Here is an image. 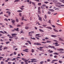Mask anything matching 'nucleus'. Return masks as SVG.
I'll list each match as a JSON object with an SVG mask.
<instances>
[{
  "label": "nucleus",
  "mask_w": 64,
  "mask_h": 64,
  "mask_svg": "<svg viewBox=\"0 0 64 64\" xmlns=\"http://www.w3.org/2000/svg\"><path fill=\"white\" fill-rule=\"evenodd\" d=\"M15 31H18V32L19 31V28H16H16H14V30H12V32H14V31H15Z\"/></svg>",
  "instance_id": "f257e3e1"
},
{
  "label": "nucleus",
  "mask_w": 64,
  "mask_h": 64,
  "mask_svg": "<svg viewBox=\"0 0 64 64\" xmlns=\"http://www.w3.org/2000/svg\"><path fill=\"white\" fill-rule=\"evenodd\" d=\"M48 47L49 48H53V49H56L55 47L53 46L49 45V46H48Z\"/></svg>",
  "instance_id": "f03ea898"
},
{
  "label": "nucleus",
  "mask_w": 64,
  "mask_h": 64,
  "mask_svg": "<svg viewBox=\"0 0 64 64\" xmlns=\"http://www.w3.org/2000/svg\"><path fill=\"white\" fill-rule=\"evenodd\" d=\"M58 61V60H52V62H51V63H54V62H56Z\"/></svg>",
  "instance_id": "7ed1b4c3"
},
{
  "label": "nucleus",
  "mask_w": 64,
  "mask_h": 64,
  "mask_svg": "<svg viewBox=\"0 0 64 64\" xmlns=\"http://www.w3.org/2000/svg\"><path fill=\"white\" fill-rule=\"evenodd\" d=\"M28 49L26 48L24 50H23V51L24 52H29V51H28Z\"/></svg>",
  "instance_id": "20e7f679"
},
{
  "label": "nucleus",
  "mask_w": 64,
  "mask_h": 64,
  "mask_svg": "<svg viewBox=\"0 0 64 64\" xmlns=\"http://www.w3.org/2000/svg\"><path fill=\"white\" fill-rule=\"evenodd\" d=\"M35 45H41V44L40 43L38 42H37L36 43H34V44Z\"/></svg>",
  "instance_id": "39448f33"
},
{
  "label": "nucleus",
  "mask_w": 64,
  "mask_h": 64,
  "mask_svg": "<svg viewBox=\"0 0 64 64\" xmlns=\"http://www.w3.org/2000/svg\"><path fill=\"white\" fill-rule=\"evenodd\" d=\"M11 20L12 21V23H15V20H13L12 19H11Z\"/></svg>",
  "instance_id": "423d86ee"
},
{
  "label": "nucleus",
  "mask_w": 64,
  "mask_h": 64,
  "mask_svg": "<svg viewBox=\"0 0 64 64\" xmlns=\"http://www.w3.org/2000/svg\"><path fill=\"white\" fill-rule=\"evenodd\" d=\"M6 13H8L9 16H10V15L11 14V12H10L7 11L6 12Z\"/></svg>",
  "instance_id": "0eeeda50"
},
{
  "label": "nucleus",
  "mask_w": 64,
  "mask_h": 64,
  "mask_svg": "<svg viewBox=\"0 0 64 64\" xmlns=\"http://www.w3.org/2000/svg\"><path fill=\"white\" fill-rule=\"evenodd\" d=\"M30 60H32L31 61V62L32 63H33V62L35 60H36V59H31Z\"/></svg>",
  "instance_id": "6e6552de"
},
{
  "label": "nucleus",
  "mask_w": 64,
  "mask_h": 64,
  "mask_svg": "<svg viewBox=\"0 0 64 64\" xmlns=\"http://www.w3.org/2000/svg\"><path fill=\"white\" fill-rule=\"evenodd\" d=\"M48 10L49 11H51V12H54V10L52 9H48Z\"/></svg>",
  "instance_id": "1a4fd4ad"
},
{
  "label": "nucleus",
  "mask_w": 64,
  "mask_h": 64,
  "mask_svg": "<svg viewBox=\"0 0 64 64\" xmlns=\"http://www.w3.org/2000/svg\"><path fill=\"white\" fill-rule=\"evenodd\" d=\"M58 38L59 39V40H60V41H63V40L61 39V38L59 37H58Z\"/></svg>",
  "instance_id": "9d476101"
},
{
  "label": "nucleus",
  "mask_w": 64,
  "mask_h": 64,
  "mask_svg": "<svg viewBox=\"0 0 64 64\" xmlns=\"http://www.w3.org/2000/svg\"><path fill=\"white\" fill-rule=\"evenodd\" d=\"M45 28H48V29H52V28L50 27H45Z\"/></svg>",
  "instance_id": "9b49d317"
},
{
  "label": "nucleus",
  "mask_w": 64,
  "mask_h": 64,
  "mask_svg": "<svg viewBox=\"0 0 64 64\" xmlns=\"http://www.w3.org/2000/svg\"><path fill=\"white\" fill-rule=\"evenodd\" d=\"M58 51H63L64 50L63 49H57Z\"/></svg>",
  "instance_id": "f8f14e48"
},
{
  "label": "nucleus",
  "mask_w": 64,
  "mask_h": 64,
  "mask_svg": "<svg viewBox=\"0 0 64 64\" xmlns=\"http://www.w3.org/2000/svg\"><path fill=\"white\" fill-rule=\"evenodd\" d=\"M54 55H59L58 53L56 52L54 53Z\"/></svg>",
  "instance_id": "ddd939ff"
},
{
  "label": "nucleus",
  "mask_w": 64,
  "mask_h": 64,
  "mask_svg": "<svg viewBox=\"0 0 64 64\" xmlns=\"http://www.w3.org/2000/svg\"><path fill=\"white\" fill-rule=\"evenodd\" d=\"M12 37H14L13 36L14 35H17V34H12Z\"/></svg>",
  "instance_id": "4468645a"
},
{
  "label": "nucleus",
  "mask_w": 64,
  "mask_h": 64,
  "mask_svg": "<svg viewBox=\"0 0 64 64\" xmlns=\"http://www.w3.org/2000/svg\"><path fill=\"white\" fill-rule=\"evenodd\" d=\"M51 36L52 37H57V36L52 35Z\"/></svg>",
  "instance_id": "2eb2a0df"
},
{
  "label": "nucleus",
  "mask_w": 64,
  "mask_h": 64,
  "mask_svg": "<svg viewBox=\"0 0 64 64\" xmlns=\"http://www.w3.org/2000/svg\"><path fill=\"white\" fill-rule=\"evenodd\" d=\"M39 20H40V21H42V18L40 17L38 18Z\"/></svg>",
  "instance_id": "dca6fc26"
},
{
  "label": "nucleus",
  "mask_w": 64,
  "mask_h": 64,
  "mask_svg": "<svg viewBox=\"0 0 64 64\" xmlns=\"http://www.w3.org/2000/svg\"><path fill=\"white\" fill-rule=\"evenodd\" d=\"M26 42H28V43H29L30 44V45L31 44V42L30 41H29V40H27L26 41Z\"/></svg>",
  "instance_id": "f3484780"
},
{
  "label": "nucleus",
  "mask_w": 64,
  "mask_h": 64,
  "mask_svg": "<svg viewBox=\"0 0 64 64\" xmlns=\"http://www.w3.org/2000/svg\"><path fill=\"white\" fill-rule=\"evenodd\" d=\"M39 31H40V32H44V31L43 30H41V29H39Z\"/></svg>",
  "instance_id": "a211bd4d"
},
{
  "label": "nucleus",
  "mask_w": 64,
  "mask_h": 64,
  "mask_svg": "<svg viewBox=\"0 0 64 64\" xmlns=\"http://www.w3.org/2000/svg\"><path fill=\"white\" fill-rule=\"evenodd\" d=\"M54 30L55 32H58V30H56L55 29V28L54 29Z\"/></svg>",
  "instance_id": "6ab92c4d"
},
{
  "label": "nucleus",
  "mask_w": 64,
  "mask_h": 64,
  "mask_svg": "<svg viewBox=\"0 0 64 64\" xmlns=\"http://www.w3.org/2000/svg\"><path fill=\"white\" fill-rule=\"evenodd\" d=\"M29 60V59L28 60H27L26 59L25 60H24V62H25V63H27V62L28 61V60Z\"/></svg>",
  "instance_id": "aec40b11"
},
{
  "label": "nucleus",
  "mask_w": 64,
  "mask_h": 64,
  "mask_svg": "<svg viewBox=\"0 0 64 64\" xmlns=\"http://www.w3.org/2000/svg\"><path fill=\"white\" fill-rule=\"evenodd\" d=\"M51 12L49 11H48V14H51Z\"/></svg>",
  "instance_id": "412c9836"
},
{
  "label": "nucleus",
  "mask_w": 64,
  "mask_h": 64,
  "mask_svg": "<svg viewBox=\"0 0 64 64\" xmlns=\"http://www.w3.org/2000/svg\"><path fill=\"white\" fill-rule=\"evenodd\" d=\"M17 12H22V11L21 10H18L17 11Z\"/></svg>",
  "instance_id": "4be33fe9"
},
{
  "label": "nucleus",
  "mask_w": 64,
  "mask_h": 64,
  "mask_svg": "<svg viewBox=\"0 0 64 64\" xmlns=\"http://www.w3.org/2000/svg\"><path fill=\"white\" fill-rule=\"evenodd\" d=\"M32 3L33 4V5H34V6H35V4L34 2H32Z\"/></svg>",
  "instance_id": "5701e85b"
},
{
  "label": "nucleus",
  "mask_w": 64,
  "mask_h": 64,
  "mask_svg": "<svg viewBox=\"0 0 64 64\" xmlns=\"http://www.w3.org/2000/svg\"><path fill=\"white\" fill-rule=\"evenodd\" d=\"M31 39H33V40H36V38H32V37L30 38Z\"/></svg>",
  "instance_id": "b1692460"
},
{
  "label": "nucleus",
  "mask_w": 64,
  "mask_h": 64,
  "mask_svg": "<svg viewBox=\"0 0 64 64\" xmlns=\"http://www.w3.org/2000/svg\"><path fill=\"white\" fill-rule=\"evenodd\" d=\"M43 63H44V62L43 61H42L40 62V64H43Z\"/></svg>",
  "instance_id": "393cba45"
},
{
  "label": "nucleus",
  "mask_w": 64,
  "mask_h": 64,
  "mask_svg": "<svg viewBox=\"0 0 64 64\" xmlns=\"http://www.w3.org/2000/svg\"><path fill=\"white\" fill-rule=\"evenodd\" d=\"M42 4L41 3H39L38 4V6H40V5H41Z\"/></svg>",
  "instance_id": "a878e982"
},
{
  "label": "nucleus",
  "mask_w": 64,
  "mask_h": 64,
  "mask_svg": "<svg viewBox=\"0 0 64 64\" xmlns=\"http://www.w3.org/2000/svg\"><path fill=\"white\" fill-rule=\"evenodd\" d=\"M52 2H54V3H56L57 2V1L55 0H54Z\"/></svg>",
  "instance_id": "bb28decb"
},
{
  "label": "nucleus",
  "mask_w": 64,
  "mask_h": 64,
  "mask_svg": "<svg viewBox=\"0 0 64 64\" xmlns=\"http://www.w3.org/2000/svg\"><path fill=\"white\" fill-rule=\"evenodd\" d=\"M32 53H33V52H34V49H32Z\"/></svg>",
  "instance_id": "cd10ccee"
},
{
  "label": "nucleus",
  "mask_w": 64,
  "mask_h": 64,
  "mask_svg": "<svg viewBox=\"0 0 64 64\" xmlns=\"http://www.w3.org/2000/svg\"><path fill=\"white\" fill-rule=\"evenodd\" d=\"M0 33H3V34H5V33L2 31H0Z\"/></svg>",
  "instance_id": "c85d7f7f"
},
{
  "label": "nucleus",
  "mask_w": 64,
  "mask_h": 64,
  "mask_svg": "<svg viewBox=\"0 0 64 64\" xmlns=\"http://www.w3.org/2000/svg\"><path fill=\"white\" fill-rule=\"evenodd\" d=\"M8 49V48H7V47H6L4 48V50H5V49Z\"/></svg>",
  "instance_id": "c756f323"
},
{
  "label": "nucleus",
  "mask_w": 64,
  "mask_h": 64,
  "mask_svg": "<svg viewBox=\"0 0 64 64\" xmlns=\"http://www.w3.org/2000/svg\"><path fill=\"white\" fill-rule=\"evenodd\" d=\"M16 59V58H14L12 59V61H14V60H15Z\"/></svg>",
  "instance_id": "7c9ffc66"
},
{
  "label": "nucleus",
  "mask_w": 64,
  "mask_h": 64,
  "mask_svg": "<svg viewBox=\"0 0 64 64\" xmlns=\"http://www.w3.org/2000/svg\"><path fill=\"white\" fill-rule=\"evenodd\" d=\"M47 41V43H51V42L50 41L47 40V41Z\"/></svg>",
  "instance_id": "2f4dec72"
},
{
  "label": "nucleus",
  "mask_w": 64,
  "mask_h": 64,
  "mask_svg": "<svg viewBox=\"0 0 64 64\" xmlns=\"http://www.w3.org/2000/svg\"><path fill=\"white\" fill-rule=\"evenodd\" d=\"M3 57H0V61L2 60V59H3Z\"/></svg>",
  "instance_id": "473e14b6"
},
{
  "label": "nucleus",
  "mask_w": 64,
  "mask_h": 64,
  "mask_svg": "<svg viewBox=\"0 0 64 64\" xmlns=\"http://www.w3.org/2000/svg\"><path fill=\"white\" fill-rule=\"evenodd\" d=\"M38 14H40V13H41V12H40V11L38 10Z\"/></svg>",
  "instance_id": "72a5a7b5"
},
{
  "label": "nucleus",
  "mask_w": 64,
  "mask_h": 64,
  "mask_svg": "<svg viewBox=\"0 0 64 64\" xmlns=\"http://www.w3.org/2000/svg\"><path fill=\"white\" fill-rule=\"evenodd\" d=\"M40 35V34H36V36H39Z\"/></svg>",
  "instance_id": "f704fd0d"
},
{
  "label": "nucleus",
  "mask_w": 64,
  "mask_h": 64,
  "mask_svg": "<svg viewBox=\"0 0 64 64\" xmlns=\"http://www.w3.org/2000/svg\"><path fill=\"white\" fill-rule=\"evenodd\" d=\"M20 0H16L14 1V2H18V1H20Z\"/></svg>",
  "instance_id": "c9c22d12"
},
{
  "label": "nucleus",
  "mask_w": 64,
  "mask_h": 64,
  "mask_svg": "<svg viewBox=\"0 0 64 64\" xmlns=\"http://www.w3.org/2000/svg\"><path fill=\"white\" fill-rule=\"evenodd\" d=\"M59 52L60 53H64V52H62V51H60Z\"/></svg>",
  "instance_id": "e433bc0d"
},
{
  "label": "nucleus",
  "mask_w": 64,
  "mask_h": 64,
  "mask_svg": "<svg viewBox=\"0 0 64 64\" xmlns=\"http://www.w3.org/2000/svg\"><path fill=\"white\" fill-rule=\"evenodd\" d=\"M44 18L46 19L47 18V16H46V15H44Z\"/></svg>",
  "instance_id": "4c0bfd02"
},
{
  "label": "nucleus",
  "mask_w": 64,
  "mask_h": 64,
  "mask_svg": "<svg viewBox=\"0 0 64 64\" xmlns=\"http://www.w3.org/2000/svg\"><path fill=\"white\" fill-rule=\"evenodd\" d=\"M21 25H18L17 26V27H21Z\"/></svg>",
  "instance_id": "58836bf2"
},
{
  "label": "nucleus",
  "mask_w": 64,
  "mask_h": 64,
  "mask_svg": "<svg viewBox=\"0 0 64 64\" xmlns=\"http://www.w3.org/2000/svg\"><path fill=\"white\" fill-rule=\"evenodd\" d=\"M25 28L26 29H28V28H29V27L28 26H26Z\"/></svg>",
  "instance_id": "ea45409f"
},
{
  "label": "nucleus",
  "mask_w": 64,
  "mask_h": 64,
  "mask_svg": "<svg viewBox=\"0 0 64 64\" xmlns=\"http://www.w3.org/2000/svg\"><path fill=\"white\" fill-rule=\"evenodd\" d=\"M40 9H41V8H40V7H39L38 8V10H40Z\"/></svg>",
  "instance_id": "a19ab883"
},
{
  "label": "nucleus",
  "mask_w": 64,
  "mask_h": 64,
  "mask_svg": "<svg viewBox=\"0 0 64 64\" xmlns=\"http://www.w3.org/2000/svg\"><path fill=\"white\" fill-rule=\"evenodd\" d=\"M9 43H10V42H6V44H8Z\"/></svg>",
  "instance_id": "79ce46f5"
},
{
  "label": "nucleus",
  "mask_w": 64,
  "mask_h": 64,
  "mask_svg": "<svg viewBox=\"0 0 64 64\" xmlns=\"http://www.w3.org/2000/svg\"><path fill=\"white\" fill-rule=\"evenodd\" d=\"M44 3L46 4H47V3H49V2H44Z\"/></svg>",
  "instance_id": "37998d69"
},
{
  "label": "nucleus",
  "mask_w": 64,
  "mask_h": 64,
  "mask_svg": "<svg viewBox=\"0 0 64 64\" xmlns=\"http://www.w3.org/2000/svg\"><path fill=\"white\" fill-rule=\"evenodd\" d=\"M59 63H62V62L61 61L59 60Z\"/></svg>",
  "instance_id": "c03bdc74"
},
{
  "label": "nucleus",
  "mask_w": 64,
  "mask_h": 64,
  "mask_svg": "<svg viewBox=\"0 0 64 64\" xmlns=\"http://www.w3.org/2000/svg\"><path fill=\"white\" fill-rule=\"evenodd\" d=\"M47 61L48 62H50V59H48L47 60Z\"/></svg>",
  "instance_id": "a18cd8bd"
},
{
  "label": "nucleus",
  "mask_w": 64,
  "mask_h": 64,
  "mask_svg": "<svg viewBox=\"0 0 64 64\" xmlns=\"http://www.w3.org/2000/svg\"><path fill=\"white\" fill-rule=\"evenodd\" d=\"M22 60H23V61H25V60L26 59L24 58H22Z\"/></svg>",
  "instance_id": "49530a36"
},
{
  "label": "nucleus",
  "mask_w": 64,
  "mask_h": 64,
  "mask_svg": "<svg viewBox=\"0 0 64 64\" xmlns=\"http://www.w3.org/2000/svg\"><path fill=\"white\" fill-rule=\"evenodd\" d=\"M9 26L10 27V28H13V26H12L11 25H10Z\"/></svg>",
  "instance_id": "de8ad7c7"
},
{
  "label": "nucleus",
  "mask_w": 64,
  "mask_h": 64,
  "mask_svg": "<svg viewBox=\"0 0 64 64\" xmlns=\"http://www.w3.org/2000/svg\"><path fill=\"white\" fill-rule=\"evenodd\" d=\"M48 23H50V24H51V20H50L48 21Z\"/></svg>",
  "instance_id": "09e8293b"
},
{
  "label": "nucleus",
  "mask_w": 64,
  "mask_h": 64,
  "mask_svg": "<svg viewBox=\"0 0 64 64\" xmlns=\"http://www.w3.org/2000/svg\"><path fill=\"white\" fill-rule=\"evenodd\" d=\"M45 39L46 40H48V39H49V38H48V37H46V38H45Z\"/></svg>",
  "instance_id": "8fccbe9b"
},
{
  "label": "nucleus",
  "mask_w": 64,
  "mask_h": 64,
  "mask_svg": "<svg viewBox=\"0 0 64 64\" xmlns=\"http://www.w3.org/2000/svg\"><path fill=\"white\" fill-rule=\"evenodd\" d=\"M20 9L21 10H24V8H20Z\"/></svg>",
  "instance_id": "3c124183"
},
{
  "label": "nucleus",
  "mask_w": 64,
  "mask_h": 64,
  "mask_svg": "<svg viewBox=\"0 0 64 64\" xmlns=\"http://www.w3.org/2000/svg\"><path fill=\"white\" fill-rule=\"evenodd\" d=\"M53 51L52 50H51L49 52V53H53Z\"/></svg>",
  "instance_id": "603ef678"
},
{
  "label": "nucleus",
  "mask_w": 64,
  "mask_h": 64,
  "mask_svg": "<svg viewBox=\"0 0 64 64\" xmlns=\"http://www.w3.org/2000/svg\"><path fill=\"white\" fill-rule=\"evenodd\" d=\"M53 41H54L55 42H58V41L57 40H54Z\"/></svg>",
  "instance_id": "864d4df0"
},
{
  "label": "nucleus",
  "mask_w": 64,
  "mask_h": 64,
  "mask_svg": "<svg viewBox=\"0 0 64 64\" xmlns=\"http://www.w3.org/2000/svg\"><path fill=\"white\" fill-rule=\"evenodd\" d=\"M37 24H38V25H40V23H39V22H37Z\"/></svg>",
  "instance_id": "5fc2aeb1"
},
{
  "label": "nucleus",
  "mask_w": 64,
  "mask_h": 64,
  "mask_svg": "<svg viewBox=\"0 0 64 64\" xmlns=\"http://www.w3.org/2000/svg\"><path fill=\"white\" fill-rule=\"evenodd\" d=\"M5 36H2L1 37V38H2V39H4L5 38Z\"/></svg>",
  "instance_id": "6e6d98bb"
},
{
  "label": "nucleus",
  "mask_w": 64,
  "mask_h": 64,
  "mask_svg": "<svg viewBox=\"0 0 64 64\" xmlns=\"http://www.w3.org/2000/svg\"><path fill=\"white\" fill-rule=\"evenodd\" d=\"M14 55H16V52H14Z\"/></svg>",
  "instance_id": "4d7b16f0"
},
{
  "label": "nucleus",
  "mask_w": 64,
  "mask_h": 64,
  "mask_svg": "<svg viewBox=\"0 0 64 64\" xmlns=\"http://www.w3.org/2000/svg\"><path fill=\"white\" fill-rule=\"evenodd\" d=\"M3 12H1L0 13V15H1V14H3Z\"/></svg>",
  "instance_id": "13d9d810"
},
{
  "label": "nucleus",
  "mask_w": 64,
  "mask_h": 64,
  "mask_svg": "<svg viewBox=\"0 0 64 64\" xmlns=\"http://www.w3.org/2000/svg\"><path fill=\"white\" fill-rule=\"evenodd\" d=\"M9 38H11V39H13V37H12L11 36H9Z\"/></svg>",
  "instance_id": "bf43d9fd"
},
{
  "label": "nucleus",
  "mask_w": 64,
  "mask_h": 64,
  "mask_svg": "<svg viewBox=\"0 0 64 64\" xmlns=\"http://www.w3.org/2000/svg\"><path fill=\"white\" fill-rule=\"evenodd\" d=\"M42 6L44 7H46V5L45 4H44L42 5Z\"/></svg>",
  "instance_id": "052dcab7"
},
{
  "label": "nucleus",
  "mask_w": 64,
  "mask_h": 64,
  "mask_svg": "<svg viewBox=\"0 0 64 64\" xmlns=\"http://www.w3.org/2000/svg\"><path fill=\"white\" fill-rule=\"evenodd\" d=\"M40 51H44V50H43L42 48H40Z\"/></svg>",
  "instance_id": "680f3d73"
},
{
  "label": "nucleus",
  "mask_w": 64,
  "mask_h": 64,
  "mask_svg": "<svg viewBox=\"0 0 64 64\" xmlns=\"http://www.w3.org/2000/svg\"><path fill=\"white\" fill-rule=\"evenodd\" d=\"M15 38V39L16 40H17V39H18V37H16Z\"/></svg>",
  "instance_id": "e2e57ef3"
},
{
  "label": "nucleus",
  "mask_w": 64,
  "mask_h": 64,
  "mask_svg": "<svg viewBox=\"0 0 64 64\" xmlns=\"http://www.w3.org/2000/svg\"><path fill=\"white\" fill-rule=\"evenodd\" d=\"M54 58H57V56L56 55H55L54 56Z\"/></svg>",
  "instance_id": "0e129e2a"
},
{
  "label": "nucleus",
  "mask_w": 64,
  "mask_h": 64,
  "mask_svg": "<svg viewBox=\"0 0 64 64\" xmlns=\"http://www.w3.org/2000/svg\"><path fill=\"white\" fill-rule=\"evenodd\" d=\"M19 15L20 16V17H21L22 16V15H21V13H19Z\"/></svg>",
  "instance_id": "69168bd1"
},
{
  "label": "nucleus",
  "mask_w": 64,
  "mask_h": 64,
  "mask_svg": "<svg viewBox=\"0 0 64 64\" xmlns=\"http://www.w3.org/2000/svg\"><path fill=\"white\" fill-rule=\"evenodd\" d=\"M60 6H62V7H64V5H60Z\"/></svg>",
  "instance_id": "338daca9"
},
{
  "label": "nucleus",
  "mask_w": 64,
  "mask_h": 64,
  "mask_svg": "<svg viewBox=\"0 0 64 64\" xmlns=\"http://www.w3.org/2000/svg\"><path fill=\"white\" fill-rule=\"evenodd\" d=\"M44 47H45L44 46H43V47H39L40 48H44Z\"/></svg>",
  "instance_id": "774afa93"
}]
</instances>
